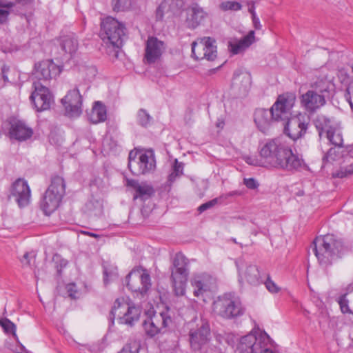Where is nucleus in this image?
<instances>
[{
	"label": "nucleus",
	"mask_w": 353,
	"mask_h": 353,
	"mask_svg": "<svg viewBox=\"0 0 353 353\" xmlns=\"http://www.w3.org/2000/svg\"><path fill=\"white\" fill-rule=\"evenodd\" d=\"M260 154L273 167L287 170H298L303 163V160L292 153L281 138L266 143L261 149Z\"/></svg>",
	"instance_id": "f257e3e1"
},
{
	"label": "nucleus",
	"mask_w": 353,
	"mask_h": 353,
	"mask_svg": "<svg viewBox=\"0 0 353 353\" xmlns=\"http://www.w3.org/2000/svg\"><path fill=\"white\" fill-rule=\"evenodd\" d=\"M332 145H334L332 150H334L335 156L332 159L338 160L340 158H343V162L349 163L341 166L340 170L332 173V177L343 178L352 175L353 174V158L349 155L347 148L343 145V126L340 121H334L332 126Z\"/></svg>",
	"instance_id": "f03ea898"
},
{
	"label": "nucleus",
	"mask_w": 353,
	"mask_h": 353,
	"mask_svg": "<svg viewBox=\"0 0 353 353\" xmlns=\"http://www.w3.org/2000/svg\"><path fill=\"white\" fill-rule=\"evenodd\" d=\"M270 339L264 332L252 330L242 336L237 345L239 353H275L270 348Z\"/></svg>",
	"instance_id": "7ed1b4c3"
},
{
	"label": "nucleus",
	"mask_w": 353,
	"mask_h": 353,
	"mask_svg": "<svg viewBox=\"0 0 353 353\" xmlns=\"http://www.w3.org/2000/svg\"><path fill=\"white\" fill-rule=\"evenodd\" d=\"M189 343L194 352L199 353H214L216 347L210 345L211 341V330L209 323L201 319L195 327L190 328Z\"/></svg>",
	"instance_id": "20e7f679"
},
{
	"label": "nucleus",
	"mask_w": 353,
	"mask_h": 353,
	"mask_svg": "<svg viewBox=\"0 0 353 353\" xmlns=\"http://www.w3.org/2000/svg\"><path fill=\"white\" fill-rule=\"evenodd\" d=\"M100 37L105 43L119 48L126 38V28L123 23L108 17L101 22Z\"/></svg>",
	"instance_id": "39448f33"
},
{
	"label": "nucleus",
	"mask_w": 353,
	"mask_h": 353,
	"mask_svg": "<svg viewBox=\"0 0 353 353\" xmlns=\"http://www.w3.org/2000/svg\"><path fill=\"white\" fill-rule=\"evenodd\" d=\"M65 184L62 177L56 176L52 178L41 203V208L46 215H50L57 209L65 194Z\"/></svg>",
	"instance_id": "423d86ee"
},
{
	"label": "nucleus",
	"mask_w": 353,
	"mask_h": 353,
	"mask_svg": "<svg viewBox=\"0 0 353 353\" xmlns=\"http://www.w3.org/2000/svg\"><path fill=\"white\" fill-rule=\"evenodd\" d=\"M140 314L141 309L139 307L134 306L121 298L115 301L110 318L112 323L117 318L119 323L132 326L139 320Z\"/></svg>",
	"instance_id": "0eeeda50"
},
{
	"label": "nucleus",
	"mask_w": 353,
	"mask_h": 353,
	"mask_svg": "<svg viewBox=\"0 0 353 353\" xmlns=\"http://www.w3.org/2000/svg\"><path fill=\"white\" fill-rule=\"evenodd\" d=\"M212 310L216 315L225 319L236 318L244 313L241 303L231 294L219 296L213 303Z\"/></svg>",
	"instance_id": "6e6552de"
},
{
	"label": "nucleus",
	"mask_w": 353,
	"mask_h": 353,
	"mask_svg": "<svg viewBox=\"0 0 353 353\" xmlns=\"http://www.w3.org/2000/svg\"><path fill=\"white\" fill-rule=\"evenodd\" d=\"M128 159V168L134 175L145 174L155 169L156 161L152 150L144 152L131 151Z\"/></svg>",
	"instance_id": "1a4fd4ad"
},
{
	"label": "nucleus",
	"mask_w": 353,
	"mask_h": 353,
	"mask_svg": "<svg viewBox=\"0 0 353 353\" xmlns=\"http://www.w3.org/2000/svg\"><path fill=\"white\" fill-rule=\"evenodd\" d=\"M188 259L183 254H176L173 261L171 280L173 290L176 296H183L189 274Z\"/></svg>",
	"instance_id": "9d476101"
},
{
	"label": "nucleus",
	"mask_w": 353,
	"mask_h": 353,
	"mask_svg": "<svg viewBox=\"0 0 353 353\" xmlns=\"http://www.w3.org/2000/svg\"><path fill=\"white\" fill-rule=\"evenodd\" d=\"M295 101L296 96L293 93L287 92L279 95L270 108L273 121L283 125L292 117V109Z\"/></svg>",
	"instance_id": "9b49d317"
},
{
	"label": "nucleus",
	"mask_w": 353,
	"mask_h": 353,
	"mask_svg": "<svg viewBox=\"0 0 353 353\" xmlns=\"http://www.w3.org/2000/svg\"><path fill=\"white\" fill-rule=\"evenodd\" d=\"M309 123L310 118L305 113H299L283 125L284 132L292 139L296 140L305 134Z\"/></svg>",
	"instance_id": "f8f14e48"
},
{
	"label": "nucleus",
	"mask_w": 353,
	"mask_h": 353,
	"mask_svg": "<svg viewBox=\"0 0 353 353\" xmlns=\"http://www.w3.org/2000/svg\"><path fill=\"white\" fill-rule=\"evenodd\" d=\"M129 290L145 294L151 287L150 276L145 270H133L125 278Z\"/></svg>",
	"instance_id": "ddd939ff"
},
{
	"label": "nucleus",
	"mask_w": 353,
	"mask_h": 353,
	"mask_svg": "<svg viewBox=\"0 0 353 353\" xmlns=\"http://www.w3.org/2000/svg\"><path fill=\"white\" fill-rule=\"evenodd\" d=\"M32 88L30 99L34 108L38 112L48 110L53 103V97L49 89L37 81L33 82Z\"/></svg>",
	"instance_id": "4468645a"
},
{
	"label": "nucleus",
	"mask_w": 353,
	"mask_h": 353,
	"mask_svg": "<svg viewBox=\"0 0 353 353\" xmlns=\"http://www.w3.org/2000/svg\"><path fill=\"white\" fill-rule=\"evenodd\" d=\"M239 282L245 281L250 285H258L263 283V276L258 266L239 259L236 261Z\"/></svg>",
	"instance_id": "2eb2a0df"
},
{
	"label": "nucleus",
	"mask_w": 353,
	"mask_h": 353,
	"mask_svg": "<svg viewBox=\"0 0 353 353\" xmlns=\"http://www.w3.org/2000/svg\"><path fill=\"white\" fill-rule=\"evenodd\" d=\"M319 264L327 267L331 259V235L326 234L317 236L311 246Z\"/></svg>",
	"instance_id": "dca6fc26"
},
{
	"label": "nucleus",
	"mask_w": 353,
	"mask_h": 353,
	"mask_svg": "<svg viewBox=\"0 0 353 353\" xmlns=\"http://www.w3.org/2000/svg\"><path fill=\"white\" fill-rule=\"evenodd\" d=\"M194 296L202 298L214 288L215 279L208 274L200 273L192 276L190 280Z\"/></svg>",
	"instance_id": "f3484780"
},
{
	"label": "nucleus",
	"mask_w": 353,
	"mask_h": 353,
	"mask_svg": "<svg viewBox=\"0 0 353 353\" xmlns=\"http://www.w3.org/2000/svg\"><path fill=\"white\" fill-rule=\"evenodd\" d=\"M61 103L68 116L79 117L82 112V99L78 87L70 90L61 99Z\"/></svg>",
	"instance_id": "a211bd4d"
},
{
	"label": "nucleus",
	"mask_w": 353,
	"mask_h": 353,
	"mask_svg": "<svg viewBox=\"0 0 353 353\" xmlns=\"http://www.w3.org/2000/svg\"><path fill=\"white\" fill-rule=\"evenodd\" d=\"M171 322V318L166 313L161 312L145 320L143 327L145 334L150 337H153L159 333L163 327H168Z\"/></svg>",
	"instance_id": "6ab92c4d"
},
{
	"label": "nucleus",
	"mask_w": 353,
	"mask_h": 353,
	"mask_svg": "<svg viewBox=\"0 0 353 353\" xmlns=\"http://www.w3.org/2000/svg\"><path fill=\"white\" fill-rule=\"evenodd\" d=\"M10 196L14 198L20 208L28 205L30 199V190L27 182L21 179L15 181L11 186Z\"/></svg>",
	"instance_id": "aec40b11"
},
{
	"label": "nucleus",
	"mask_w": 353,
	"mask_h": 353,
	"mask_svg": "<svg viewBox=\"0 0 353 353\" xmlns=\"http://www.w3.org/2000/svg\"><path fill=\"white\" fill-rule=\"evenodd\" d=\"M60 72L59 66L52 60H45L35 65L32 75L38 80L46 81L56 77Z\"/></svg>",
	"instance_id": "412c9836"
},
{
	"label": "nucleus",
	"mask_w": 353,
	"mask_h": 353,
	"mask_svg": "<svg viewBox=\"0 0 353 353\" xmlns=\"http://www.w3.org/2000/svg\"><path fill=\"white\" fill-rule=\"evenodd\" d=\"M300 100L301 106L310 114L315 112L325 103V97L313 90H308L302 94Z\"/></svg>",
	"instance_id": "4be33fe9"
},
{
	"label": "nucleus",
	"mask_w": 353,
	"mask_h": 353,
	"mask_svg": "<svg viewBox=\"0 0 353 353\" xmlns=\"http://www.w3.org/2000/svg\"><path fill=\"white\" fill-rule=\"evenodd\" d=\"M165 44L162 41L154 37H148L145 50V59L149 63L157 61L165 50Z\"/></svg>",
	"instance_id": "5701e85b"
},
{
	"label": "nucleus",
	"mask_w": 353,
	"mask_h": 353,
	"mask_svg": "<svg viewBox=\"0 0 353 353\" xmlns=\"http://www.w3.org/2000/svg\"><path fill=\"white\" fill-rule=\"evenodd\" d=\"M251 75L247 71L237 70L234 72L232 86L241 96L245 95L251 85Z\"/></svg>",
	"instance_id": "b1692460"
},
{
	"label": "nucleus",
	"mask_w": 353,
	"mask_h": 353,
	"mask_svg": "<svg viewBox=\"0 0 353 353\" xmlns=\"http://www.w3.org/2000/svg\"><path fill=\"white\" fill-rule=\"evenodd\" d=\"M33 134L32 129L22 121H13L10 130V137L22 141L30 138Z\"/></svg>",
	"instance_id": "393cba45"
},
{
	"label": "nucleus",
	"mask_w": 353,
	"mask_h": 353,
	"mask_svg": "<svg viewBox=\"0 0 353 353\" xmlns=\"http://www.w3.org/2000/svg\"><path fill=\"white\" fill-rule=\"evenodd\" d=\"M254 41V31L250 30L248 34L241 39L229 41L228 48L232 54H237L249 48Z\"/></svg>",
	"instance_id": "a878e982"
},
{
	"label": "nucleus",
	"mask_w": 353,
	"mask_h": 353,
	"mask_svg": "<svg viewBox=\"0 0 353 353\" xmlns=\"http://www.w3.org/2000/svg\"><path fill=\"white\" fill-rule=\"evenodd\" d=\"M126 185L132 188L136 193L134 195V199L141 198V199H146L149 198L154 193V190L152 186L145 183H139L137 181L134 179L126 180Z\"/></svg>",
	"instance_id": "bb28decb"
},
{
	"label": "nucleus",
	"mask_w": 353,
	"mask_h": 353,
	"mask_svg": "<svg viewBox=\"0 0 353 353\" xmlns=\"http://www.w3.org/2000/svg\"><path fill=\"white\" fill-rule=\"evenodd\" d=\"M316 127L321 141H325L327 145L331 144V124L328 118L319 116L315 121Z\"/></svg>",
	"instance_id": "cd10ccee"
},
{
	"label": "nucleus",
	"mask_w": 353,
	"mask_h": 353,
	"mask_svg": "<svg viewBox=\"0 0 353 353\" xmlns=\"http://www.w3.org/2000/svg\"><path fill=\"white\" fill-rule=\"evenodd\" d=\"M254 122L261 132H265L271 123L274 122L272 119L271 109H257L254 112Z\"/></svg>",
	"instance_id": "c85d7f7f"
},
{
	"label": "nucleus",
	"mask_w": 353,
	"mask_h": 353,
	"mask_svg": "<svg viewBox=\"0 0 353 353\" xmlns=\"http://www.w3.org/2000/svg\"><path fill=\"white\" fill-rule=\"evenodd\" d=\"M61 50L70 55L74 54L79 47V42L72 33L62 35L58 39Z\"/></svg>",
	"instance_id": "c756f323"
},
{
	"label": "nucleus",
	"mask_w": 353,
	"mask_h": 353,
	"mask_svg": "<svg viewBox=\"0 0 353 353\" xmlns=\"http://www.w3.org/2000/svg\"><path fill=\"white\" fill-rule=\"evenodd\" d=\"M183 6L182 0H163L159 5L157 10V17L161 19L164 13L169 12H176L179 10Z\"/></svg>",
	"instance_id": "7c9ffc66"
},
{
	"label": "nucleus",
	"mask_w": 353,
	"mask_h": 353,
	"mask_svg": "<svg viewBox=\"0 0 353 353\" xmlns=\"http://www.w3.org/2000/svg\"><path fill=\"white\" fill-rule=\"evenodd\" d=\"M107 111L105 106L100 101H96L89 115L90 120L93 123L103 122L106 119Z\"/></svg>",
	"instance_id": "2f4dec72"
},
{
	"label": "nucleus",
	"mask_w": 353,
	"mask_h": 353,
	"mask_svg": "<svg viewBox=\"0 0 353 353\" xmlns=\"http://www.w3.org/2000/svg\"><path fill=\"white\" fill-rule=\"evenodd\" d=\"M191 19L187 20L188 26L190 28H196L207 16V13L199 5H193L191 8Z\"/></svg>",
	"instance_id": "473e14b6"
},
{
	"label": "nucleus",
	"mask_w": 353,
	"mask_h": 353,
	"mask_svg": "<svg viewBox=\"0 0 353 353\" xmlns=\"http://www.w3.org/2000/svg\"><path fill=\"white\" fill-rule=\"evenodd\" d=\"M203 42L205 46V59L208 61H213L217 57V50L216 46V41L211 37H203Z\"/></svg>",
	"instance_id": "72a5a7b5"
},
{
	"label": "nucleus",
	"mask_w": 353,
	"mask_h": 353,
	"mask_svg": "<svg viewBox=\"0 0 353 353\" xmlns=\"http://www.w3.org/2000/svg\"><path fill=\"white\" fill-rule=\"evenodd\" d=\"M205 46L203 38L200 39L198 41H194L192 43V56L196 60L205 59Z\"/></svg>",
	"instance_id": "f704fd0d"
},
{
	"label": "nucleus",
	"mask_w": 353,
	"mask_h": 353,
	"mask_svg": "<svg viewBox=\"0 0 353 353\" xmlns=\"http://www.w3.org/2000/svg\"><path fill=\"white\" fill-rule=\"evenodd\" d=\"M14 6L13 2L3 3L0 0V25L8 22L10 10Z\"/></svg>",
	"instance_id": "c9c22d12"
},
{
	"label": "nucleus",
	"mask_w": 353,
	"mask_h": 353,
	"mask_svg": "<svg viewBox=\"0 0 353 353\" xmlns=\"http://www.w3.org/2000/svg\"><path fill=\"white\" fill-rule=\"evenodd\" d=\"M79 71L86 81H90L96 76L97 70V68L92 65H87L85 63L81 64L79 68Z\"/></svg>",
	"instance_id": "e433bc0d"
},
{
	"label": "nucleus",
	"mask_w": 353,
	"mask_h": 353,
	"mask_svg": "<svg viewBox=\"0 0 353 353\" xmlns=\"http://www.w3.org/2000/svg\"><path fill=\"white\" fill-rule=\"evenodd\" d=\"M346 251V247L341 239L334 240L332 242V256L334 255L336 258H340Z\"/></svg>",
	"instance_id": "4c0bfd02"
},
{
	"label": "nucleus",
	"mask_w": 353,
	"mask_h": 353,
	"mask_svg": "<svg viewBox=\"0 0 353 353\" xmlns=\"http://www.w3.org/2000/svg\"><path fill=\"white\" fill-rule=\"evenodd\" d=\"M0 325L2 326L4 331L6 333L12 334L13 335V336L14 337V339L17 341H18V336L16 334V326L12 322H11L8 319H4L0 320Z\"/></svg>",
	"instance_id": "58836bf2"
},
{
	"label": "nucleus",
	"mask_w": 353,
	"mask_h": 353,
	"mask_svg": "<svg viewBox=\"0 0 353 353\" xmlns=\"http://www.w3.org/2000/svg\"><path fill=\"white\" fill-rule=\"evenodd\" d=\"M219 8L223 11H237L241 9L242 6L237 1H227L222 2L219 5Z\"/></svg>",
	"instance_id": "ea45409f"
},
{
	"label": "nucleus",
	"mask_w": 353,
	"mask_h": 353,
	"mask_svg": "<svg viewBox=\"0 0 353 353\" xmlns=\"http://www.w3.org/2000/svg\"><path fill=\"white\" fill-rule=\"evenodd\" d=\"M152 117L150 115L143 109H141L137 113V122L142 126L146 127L150 123Z\"/></svg>",
	"instance_id": "a19ab883"
},
{
	"label": "nucleus",
	"mask_w": 353,
	"mask_h": 353,
	"mask_svg": "<svg viewBox=\"0 0 353 353\" xmlns=\"http://www.w3.org/2000/svg\"><path fill=\"white\" fill-rule=\"evenodd\" d=\"M113 10L117 12L123 11L130 6L129 0H112Z\"/></svg>",
	"instance_id": "79ce46f5"
},
{
	"label": "nucleus",
	"mask_w": 353,
	"mask_h": 353,
	"mask_svg": "<svg viewBox=\"0 0 353 353\" xmlns=\"http://www.w3.org/2000/svg\"><path fill=\"white\" fill-rule=\"evenodd\" d=\"M337 302L343 313L353 314V311L351 310L348 306V300L346 299V294L339 296L337 299Z\"/></svg>",
	"instance_id": "37998d69"
},
{
	"label": "nucleus",
	"mask_w": 353,
	"mask_h": 353,
	"mask_svg": "<svg viewBox=\"0 0 353 353\" xmlns=\"http://www.w3.org/2000/svg\"><path fill=\"white\" fill-rule=\"evenodd\" d=\"M349 68H350L349 65L338 68L337 77L342 83H346L348 82L349 75L347 74V70Z\"/></svg>",
	"instance_id": "c03bdc74"
},
{
	"label": "nucleus",
	"mask_w": 353,
	"mask_h": 353,
	"mask_svg": "<svg viewBox=\"0 0 353 353\" xmlns=\"http://www.w3.org/2000/svg\"><path fill=\"white\" fill-rule=\"evenodd\" d=\"M267 290L270 293H278L281 288L270 279L269 276H267L266 279L263 281Z\"/></svg>",
	"instance_id": "a18cd8bd"
},
{
	"label": "nucleus",
	"mask_w": 353,
	"mask_h": 353,
	"mask_svg": "<svg viewBox=\"0 0 353 353\" xmlns=\"http://www.w3.org/2000/svg\"><path fill=\"white\" fill-rule=\"evenodd\" d=\"M139 345L134 341L125 345L119 353H138Z\"/></svg>",
	"instance_id": "49530a36"
},
{
	"label": "nucleus",
	"mask_w": 353,
	"mask_h": 353,
	"mask_svg": "<svg viewBox=\"0 0 353 353\" xmlns=\"http://www.w3.org/2000/svg\"><path fill=\"white\" fill-rule=\"evenodd\" d=\"M243 183L248 188L251 190L257 189L259 185L257 181L254 178H245L243 179Z\"/></svg>",
	"instance_id": "de8ad7c7"
},
{
	"label": "nucleus",
	"mask_w": 353,
	"mask_h": 353,
	"mask_svg": "<svg viewBox=\"0 0 353 353\" xmlns=\"http://www.w3.org/2000/svg\"><path fill=\"white\" fill-rule=\"evenodd\" d=\"M217 203H218V199H216V198L214 199L211 201H209L201 205L199 207L198 210L199 211L200 213H202L203 212L205 211L206 210L214 207Z\"/></svg>",
	"instance_id": "09e8293b"
},
{
	"label": "nucleus",
	"mask_w": 353,
	"mask_h": 353,
	"mask_svg": "<svg viewBox=\"0 0 353 353\" xmlns=\"http://www.w3.org/2000/svg\"><path fill=\"white\" fill-rule=\"evenodd\" d=\"M8 70V67H7L4 63H0V81H3L4 83L8 81L7 77V72Z\"/></svg>",
	"instance_id": "8fccbe9b"
},
{
	"label": "nucleus",
	"mask_w": 353,
	"mask_h": 353,
	"mask_svg": "<svg viewBox=\"0 0 353 353\" xmlns=\"http://www.w3.org/2000/svg\"><path fill=\"white\" fill-rule=\"evenodd\" d=\"M347 95L346 99L348 103H350V105L353 110V82L349 84L348 87L347 88Z\"/></svg>",
	"instance_id": "3c124183"
},
{
	"label": "nucleus",
	"mask_w": 353,
	"mask_h": 353,
	"mask_svg": "<svg viewBox=\"0 0 353 353\" xmlns=\"http://www.w3.org/2000/svg\"><path fill=\"white\" fill-rule=\"evenodd\" d=\"M67 292L68 296L72 299H77V287L74 283H70L66 286Z\"/></svg>",
	"instance_id": "603ef678"
},
{
	"label": "nucleus",
	"mask_w": 353,
	"mask_h": 353,
	"mask_svg": "<svg viewBox=\"0 0 353 353\" xmlns=\"http://www.w3.org/2000/svg\"><path fill=\"white\" fill-rule=\"evenodd\" d=\"M183 165L182 163H179L177 159H175L174 160V165L172 166V171L175 173H176V174H178V175H181L183 174Z\"/></svg>",
	"instance_id": "864d4df0"
},
{
	"label": "nucleus",
	"mask_w": 353,
	"mask_h": 353,
	"mask_svg": "<svg viewBox=\"0 0 353 353\" xmlns=\"http://www.w3.org/2000/svg\"><path fill=\"white\" fill-rule=\"evenodd\" d=\"M252 22H253L254 27L256 29L260 30L261 28V25L260 23L259 19L256 17L255 12H253Z\"/></svg>",
	"instance_id": "5fc2aeb1"
},
{
	"label": "nucleus",
	"mask_w": 353,
	"mask_h": 353,
	"mask_svg": "<svg viewBox=\"0 0 353 353\" xmlns=\"http://www.w3.org/2000/svg\"><path fill=\"white\" fill-rule=\"evenodd\" d=\"M331 151V148L328 149L325 154V155L323 157V166L325 167V164L329 162V157H330V152Z\"/></svg>",
	"instance_id": "6e6d98bb"
},
{
	"label": "nucleus",
	"mask_w": 353,
	"mask_h": 353,
	"mask_svg": "<svg viewBox=\"0 0 353 353\" xmlns=\"http://www.w3.org/2000/svg\"><path fill=\"white\" fill-rule=\"evenodd\" d=\"M21 263H23V265H30V260H29V254L28 253H25L23 258L21 259Z\"/></svg>",
	"instance_id": "4d7b16f0"
},
{
	"label": "nucleus",
	"mask_w": 353,
	"mask_h": 353,
	"mask_svg": "<svg viewBox=\"0 0 353 353\" xmlns=\"http://www.w3.org/2000/svg\"><path fill=\"white\" fill-rule=\"evenodd\" d=\"M176 173L172 171V172L168 176V181L170 183H173L176 179L179 176V175L176 174Z\"/></svg>",
	"instance_id": "13d9d810"
},
{
	"label": "nucleus",
	"mask_w": 353,
	"mask_h": 353,
	"mask_svg": "<svg viewBox=\"0 0 353 353\" xmlns=\"http://www.w3.org/2000/svg\"><path fill=\"white\" fill-rule=\"evenodd\" d=\"M14 351L17 353H25L26 350L22 344H20V345L17 347Z\"/></svg>",
	"instance_id": "bf43d9fd"
},
{
	"label": "nucleus",
	"mask_w": 353,
	"mask_h": 353,
	"mask_svg": "<svg viewBox=\"0 0 353 353\" xmlns=\"http://www.w3.org/2000/svg\"><path fill=\"white\" fill-rule=\"evenodd\" d=\"M83 234H87L90 236L94 237V238H99V235L95 233L90 232H83Z\"/></svg>",
	"instance_id": "052dcab7"
},
{
	"label": "nucleus",
	"mask_w": 353,
	"mask_h": 353,
	"mask_svg": "<svg viewBox=\"0 0 353 353\" xmlns=\"http://www.w3.org/2000/svg\"><path fill=\"white\" fill-rule=\"evenodd\" d=\"M228 195L230 196H235V195H240V192L238 191H233V192L228 193Z\"/></svg>",
	"instance_id": "680f3d73"
},
{
	"label": "nucleus",
	"mask_w": 353,
	"mask_h": 353,
	"mask_svg": "<svg viewBox=\"0 0 353 353\" xmlns=\"http://www.w3.org/2000/svg\"><path fill=\"white\" fill-rule=\"evenodd\" d=\"M246 162L251 165H256V163L254 161L251 160L250 158H247Z\"/></svg>",
	"instance_id": "e2e57ef3"
},
{
	"label": "nucleus",
	"mask_w": 353,
	"mask_h": 353,
	"mask_svg": "<svg viewBox=\"0 0 353 353\" xmlns=\"http://www.w3.org/2000/svg\"><path fill=\"white\" fill-rule=\"evenodd\" d=\"M249 12L252 14V17H253V12H254V6H252L250 8H249Z\"/></svg>",
	"instance_id": "0e129e2a"
},
{
	"label": "nucleus",
	"mask_w": 353,
	"mask_h": 353,
	"mask_svg": "<svg viewBox=\"0 0 353 353\" xmlns=\"http://www.w3.org/2000/svg\"><path fill=\"white\" fill-rule=\"evenodd\" d=\"M303 192L298 193V195H299V196H301V195H303Z\"/></svg>",
	"instance_id": "69168bd1"
},
{
	"label": "nucleus",
	"mask_w": 353,
	"mask_h": 353,
	"mask_svg": "<svg viewBox=\"0 0 353 353\" xmlns=\"http://www.w3.org/2000/svg\"><path fill=\"white\" fill-rule=\"evenodd\" d=\"M232 241H233L234 243H237V242H236L235 239H233Z\"/></svg>",
	"instance_id": "338daca9"
},
{
	"label": "nucleus",
	"mask_w": 353,
	"mask_h": 353,
	"mask_svg": "<svg viewBox=\"0 0 353 353\" xmlns=\"http://www.w3.org/2000/svg\"><path fill=\"white\" fill-rule=\"evenodd\" d=\"M104 282L106 283L108 282V280L106 278L104 279Z\"/></svg>",
	"instance_id": "774afa93"
}]
</instances>
